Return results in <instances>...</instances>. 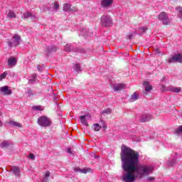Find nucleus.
<instances>
[{
	"label": "nucleus",
	"instance_id": "1",
	"mask_svg": "<svg viewBox=\"0 0 182 182\" xmlns=\"http://www.w3.org/2000/svg\"><path fill=\"white\" fill-rule=\"evenodd\" d=\"M120 156L123 173L121 176L122 181L134 182L137 180V176H149L153 171L151 166H139L140 154L124 144L121 147Z\"/></svg>",
	"mask_w": 182,
	"mask_h": 182
},
{
	"label": "nucleus",
	"instance_id": "2",
	"mask_svg": "<svg viewBox=\"0 0 182 182\" xmlns=\"http://www.w3.org/2000/svg\"><path fill=\"white\" fill-rule=\"evenodd\" d=\"M19 43H21V36L18 34H15L11 38L7 41V45L11 48L19 46Z\"/></svg>",
	"mask_w": 182,
	"mask_h": 182
},
{
	"label": "nucleus",
	"instance_id": "3",
	"mask_svg": "<svg viewBox=\"0 0 182 182\" xmlns=\"http://www.w3.org/2000/svg\"><path fill=\"white\" fill-rule=\"evenodd\" d=\"M100 22L102 26H105V28H108L109 26H112V25H113V19H112V16L109 15L102 16Z\"/></svg>",
	"mask_w": 182,
	"mask_h": 182
},
{
	"label": "nucleus",
	"instance_id": "4",
	"mask_svg": "<svg viewBox=\"0 0 182 182\" xmlns=\"http://www.w3.org/2000/svg\"><path fill=\"white\" fill-rule=\"evenodd\" d=\"M38 124L41 127H49L52 124V121L46 116L40 117L38 119Z\"/></svg>",
	"mask_w": 182,
	"mask_h": 182
},
{
	"label": "nucleus",
	"instance_id": "5",
	"mask_svg": "<svg viewBox=\"0 0 182 182\" xmlns=\"http://www.w3.org/2000/svg\"><path fill=\"white\" fill-rule=\"evenodd\" d=\"M65 52H75L77 53H83L85 50L73 46L72 44H67L64 48Z\"/></svg>",
	"mask_w": 182,
	"mask_h": 182
},
{
	"label": "nucleus",
	"instance_id": "6",
	"mask_svg": "<svg viewBox=\"0 0 182 182\" xmlns=\"http://www.w3.org/2000/svg\"><path fill=\"white\" fill-rule=\"evenodd\" d=\"M158 18L159 21L162 22L164 25H168L169 20H168V16L167 15V14L164 12H161L159 15Z\"/></svg>",
	"mask_w": 182,
	"mask_h": 182
},
{
	"label": "nucleus",
	"instance_id": "7",
	"mask_svg": "<svg viewBox=\"0 0 182 182\" xmlns=\"http://www.w3.org/2000/svg\"><path fill=\"white\" fill-rule=\"evenodd\" d=\"M0 92L1 93H3L4 96H9L10 95H12V90L9 89V87L6 85L0 87Z\"/></svg>",
	"mask_w": 182,
	"mask_h": 182
},
{
	"label": "nucleus",
	"instance_id": "8",
	"mask_svg": "<svg viewBox=\"0 0 182 182\" xmlns=\"http://www.w3.org/2000/svg\"><path fill=\"white\" fill-rule=\"evenodd\" d=\"M164 92H173V93H180L181 92V87H176L173 85L166 87Z\"/></svg>",
	"mask_w": 182,
	"mask_h": 182
},
{
	"label": "nucleus",
	"instance_id": "9",
	"mask_svg": "<svg viewBox=\"0 0 182 182\" xmlns=\"http://www.w3.org/2000/svg\"><path fill=\"white\" fill-rule=\"evenodd\" d=\"M151 120V115L149 114H144L139 117V122L141 123H146V122H150Z\"/></svg>",
	"mask_w": 182,
	"mask_h": 182
},
{
	"label": "nucleus",
	"instance_id": "10",
	"mask_svg": "<svg viewBox=\"0 0 182 182\" xmlns=\"http://www.w3.org/2000/svg\"><path fill=\"white\" fill-rule=\"evenodd\" d=\"M92 30H87L86 28L81 29L80 32L81 36H92Z\"/></svg>",
	"mask_w": 182,
	"mask_h": 182
},
{
	"label": "nucleus",
	"instance_id": "11",
	"mask_svg": "<svg viewBox=\"0 0 182 182\" xmlns=\"http://www.w3.org/2000/svg\"><path fill=\"white\" fill-rule=\"evenodd\" d=\"M113 4V0H102L101 6L102 8H109Z\"/></svg>",
	"mask_w": 182,
	"mask_h": 182
},
{
	"label": "nucleus",
	"instance_id": "12",
	"mask_svg": "<svg viewBox=\"0 0 182 182\" xmlns=\"http://www.w3.org/2000/svg\"><path fill=\"white\" fill-rule=\"evenodd\" d=\"M29 18H30L31 19H37L36 16L30 13V12L24 13V14H23V16H22V18H23V19H29Z\"/></svg>",
	"mask_w": 182,
	"mask_h": 182
},
{
	"label": "nucleus",
	"instance_id": "13",
	"mask_svg": "<svg viewBox=\"0 0 182 182\" xmlns=\"http://www.w3.org/2000/svg\"><path fill=\"white\" fill-rule=\"evenodd\" d=\"M114 86V92H119V90H123L126 87L124 84H115Z\"/></svg>",
	"mask_w": 182,
	"mask_h": 182
},
{
	"label": "nucleus",
	"instance_id": "14",
	"mask_svg": "<svg viewBox=\"0 0 182 182\" xmlns=\"http://www.w3.org/2000/svg\"><path fill=\"white\" fill-rule=\"evenodd\" d=\"M72 5H70V4L68 3H65L63 6V11L65 12H73V11H76V10H73V9H71Z\"/></svg>",
	"mask_w": 182,
	"mask_h": 182
},
{
	"label": "nucleus",
	"instance_id": "15",
	"mask_svg": "<svg viewBox=\"0 0 182 182\" xmlns=\"http://www.w3.org/2000/svg\"><path fill=\"white\" fill-rule=\"evenodd\" d=\"M74 171L75 173H81L82 174H87V173H89V171H90V169H89V168L86 169V168H75Z\"/></svg>",
	"mask_w": 182,
	"mask_h": 182
},
{
	"label": "nucleus",
	"instance_id": "16",
	"mask_svg": "<svg viewBox=\"0 0 182 182\" xmlns=\"http://www.w3.org/2000/svg\"><path fill=\"white\" fill-rule=\"evenodd\" d=\"M177 158L176 156L173 157V159H169L167 161V164L168 166H169V167H174V166H176V163H177Z\"/></svg>",
	"mask_w": 182,
	"mask_h": 182
},
{
	"label": "nucleus",
	"instance_id": "17",
	"mask_svg": "<svg viewBox=\"0 0 182 182\" xmlns=\"http://www.w3.org/2000/svg\"><path fill=\"white\" fill-rule=\"evenodd\" d=\"M8 65L9 66H10L11 68L16 66V58H10L8 60Z\"/></svg>",
	"mask_w": 182,
	"mask_h": 182
},
{
	"label": "nucleus",
	"instance_id": "18",
	"mask_svg": "<svg viewBox=\"0 0 182 182\" xmlns=\"http://www.w3.org/2000/svg\"><path fill=\"white\" fill-rule=\"evenodd\" d=\"M144 88H145V92L146 93L150 92V90H151L153 89V87H151V85H149V81H144Z\"/></svg>",
	"mask_w": 182,
	"mask_h": 182
},
{
	"label": "nucleus",
	"instance_id": "19",
	"mask_svg": "<svg viewBox=\"0 0 182 182\" xmlns=\"http://www.w3.org/2000/svg\"><path fill=\"white\" fill-rule=\"evenodd\" d=\"M46 50L48 53H52V52H56L58 48L55 46H51L46 47Z\"/></svg>",
	"mask_w": 182,
	"mask_h": 182
},
{
	"label": "nucleus",
	"instance_id": "20",
	"mask_svg": "<svg viewBox=\"0 0 182 182\" xmlns=\"http://www.w3.org/2000/svg\"><path fill=\"white\" fill-rule=\"evenodd\" d=\"M11 171L13 172V174H14V176H16V177L20 176L21 171L18 167L16 166L12 167Z\"/></svg>",
	"mask_w": 182,
	"mask_h": 182
},
{
	"label": "nucleus",
	"instance_id": "21",
	"mask_svg": "<svg viewBox=\"0 0 182 182\" xmlns=\"http://www.w3.org/2000/svg\"><path fill=\"white\" fill-rule=\"evenodd\" d=\"M86 117H87V115H82L80 117V119L81 120L82 124L84 126H89L87 124V120H86Z\"/></svg>",
	"mask_w": 182,
	"mask_h": 182
},
{
	"label": "nucleus",
	"instance_id": "22",
	"mask_svg": "<svg viewBox=\"0 0 182 182\" xmlns=\"http://www.w3.org/2000/svg\"><path fill=\"white\" fill-rule=\"evenodd\" d=\"M11 146V143L8 141H4L0 144V147L1 149H8Z\"/></svg>",
	"mask_w": 182,
	"mask_h": 182
},
{
	"label": "nucleus",
	"instance_id": "23",
	"mask_svg": "<svg viewBox=\"0 0 182 182\" xmlns=\"http://www.w3.org/2000/svg\"><path fill=\"white\" fill-rule=\"evenodd\" d=\"M73 70H75V72H77V73H79L80 72H82V68H80V64H74L73 66Z\"/></svg>",
	"mask_w": 182,
	"mask_h": 182
},
{
	"label": "nucleus",
	"instance_id": "24",
	"mask_svg": "<svg viewBox=\"0 0 182 182\" xmlns=\"http://www.w3.org/2000/svg\"><path fill=\"white\" fill-rule=\"evenodd\" d=\"M136 100H139V95H137V92H135L132 95L129 99V102H136Z\"/></svg>",
	"mask_w": 182,
	"mask_h": 182
},
{
	"label": "nucleus",
	"instance_id": "25",
	"mask_svg": "<svg viewBox=\"0 0 182 182\" xmlns=\"http://www.w3.org/2000/svg\"><path fill=\"white\" fill-rule=\"evenodd\" d=\"M175 60L176 63H182V55L181 53L175 54Z\"/></svg>",
	"mask_w": 182,
	"mask_h": 182
},
{
	"label": "nucleus",
	"instance_id": "26",
	"mask_svg": "<svg viewBox=\"0 0 182 182\" xmlns=\"http://www.w3.org/2000/svg\"><path fill=\"white\" fill-rule=\"evenodd\" d=\"M8 18H10L11 19L16 18V14L12 10H9V13L7 14Z\"/></svg>",
	"mask_w": 182,
	"mask_h": 182
},
{
	"label": "nucleus",
	"instance_id": "27",
	"mask_svg": "<svg viewBox=\"0 0 182 182\" xmlns=\"http://www.w3.org/2000/svg\"><path fill=\"white\" fill-rule=\"evenodd\" d=\"M9 124H11V126H14V127H22V124L15 121H10Z\"/></svg>",
	"mask_w": 182,
	"mask_h": 182
},
{
	"label": "nucleus",
	"instance_id": "28",
	"mask_svg": "<svg viewBox=\"0 0 182 182\" xmlns=\"http://www.w3.org/2000/svg\"><path fill=\"white\" fill-rule=\"evenodd\" d=\"M168 63H177L176 61V55H171V58L168 60Z\"/></svg>",
	"mask_w": 182,
	"mask_h": 182
},
{
	"label": "nucleus",
	"instance_id": "29",
	"mask_svg": "<svg viewBox=\"0 0 182 182\" xmlns=\"http://www.w3.org/2000/svg\"><path fill=\"white\" fill-rule=\"evenodd\" d=\"M147 28L146 27H142V28H139V35H140L141 36V35H143V33H144L146 31Z\"/></svg>",
	"mask_w": 182,
	"mask_h": 182
},
{
	"label": "nucleus",
	"instance_id": "30",
	"mask_svg": "<svg viewBox=\"0 0 182 182\" xmlns=\"http://www.w3.org/2000/svg\"><path fill=\"white\" fill-rule=\"evenodd\" d=\"M112 113V109L110 108H107L106 109L102 110V114H110Z\"/></svg>",
	"mask_w": 182,
	"mask_h": 182
},
{
	"label": "nucleus",
	"instance_id": "31",
	"mask_svg": "<svg viewBox=\"0 0 182 182\" xmlns=\"http://www.w3.org/2000/svg\"><path fill=\"white\" fill-rule=\"evenodd\" d=\"M134 35H136V32L129 33L127 36V39H128L129 41H132V39H133V36H134Z\"/></svg>",
	"mask_w": 182,
	"mask_h": 182
},
{
	"label": "nucleus",
	"instance_id": "32",
	"mask_svg": "<svg viewBox=\"0 0 182 182\" xmlns=\"http://www.w3.org/2000/svg\"><path fill=\"white\" fill-rule=\"evenodd\" d=\"M93 129L95 132H99V130H100V129H102V127H100V125H99V124H95L93 125Z\"/></svg>",
	"mask_w": 182,
	"mask_h": 182
},
{
	"label": "nucleus",
	"instance_id": "33",
	"mask_svg": "<svg viewBox=\"0 0 182 182\" xmlns=\"http://www.w3.org/2000/svg\"><path fill=\"white\" fill-rule=\"evenodd\" d=\"M100 123H101V127H102V129H105V130H106L107 129V125H106V123L105 122V121H103L102 119H100Z\"/></svg>",
	"mask_w": 182,
	"mask_h": 182
},
{
	"label": "nucleus",
	"instance_id": "34",
	"mask_svg": "<svg viewBox=\"0 0 182 182\" xmlns=\"http://www.w3.org/2000/svg\"><path fill=\"white\" fill-rule=\"evenodd\" d=\"M26 93L28 97L33 96V92L31 89H28Z\"/></svg>",
	"mask_w": 182,
	"mask_h": 182
},
{
	"label": "nucleus",
	"instance_id": "35",
	"mask_svg": "<svg viewBox=\"0 0 182 182\" xmlns=\"http://www.w3.org/2000/svg\"><path fill=\"white\" fill-rule=\"evenodd\" d=\"M8 73L6 72H4L0 75V80H2V79H5L7 76Z\"/></svg>",
	"mask_w": 182,
	"mask_h": 182
},
{
	"label": "nucleus",
	"instance_id": "36",
	"mask_svg": "<svg viewBox=\"0 0 182 182\" xmlns=\"http://www.w3.org/2000/svg\"><path fill=\"white\" fill-rule=\"evenodd\" d=\"M176 11H178L181 18H182V7H177Z\"/></svg>",
	"mask_w": 182,
	"mask_h": 182
},
{
	"label": "nucleus",
	"instance_id": "37",
	"mask_svg": "<svg viewBox=\"0 0 182 182\" xmlns=\"http://www.w3.org/2000/svg\"><path fill=\"white\" fill-rule=\"evenodd\" d=\"M92 157H94L96 160H98V159H100V157L97 155H96V154L95 152H92L91 154Z\"/></svg>",
	"mask_w": 182,
	"mask_h": 182
},
{
	"label": "nucleus",
	"instance_id": "38",
	"mask_svg": "<svg viewBox=\"0 0 182 182\" xmlns=\"http://www.w3.org/2000/svg\"><path fill=\"white\" fill-rule=\"evenodd\" d=\"M54 9L58 11L59 9V4L58 3H54Z\"/></svg>",
	"mask_w": 182,
	"mask_h": 182
},
{
	"label": "nucleus",
	"instance_id": "39",
	"mask_svg": "<svg viewBox=\"0 0 182 182\" xmlns=\"http://www.w3.org/2000/svg\"><path fill=\"white\" fill-rule=\"evenodd\" d=\"M36 82V80L33 79V78H31L28 80V83L29 84H33Z\"/></svg>",
	"mask_w": 182,
	"mask_h": 182
},
{
	"label": "nucleus",
	"instance_id": "40",
	"mask_svg": "<svg viewBox=\"0 0 182 182\" xmlns=\"http://www.w3.org/2000/svg\"><path fill=\"white\" fill-rule=\"evenodd\" d=\"M28 157L31 160H35V155H33V154H30Z\"/></svg>",
	"mask_w": 182,
	"mask_h": 182
},
{
	"label": "nucleus",
	"instance_id": "41",
	"mask_svg": "<svg viewBox=\"0 0 182 182\" xmlns=\"http://www.w3.org/2000/svg\"><path fill=\"white\" fill-rule=\"evenodd\" d=\"M67 153H68V154H72V149L68 148L67 149Z\"/></svg>",
	"mask_w": 182,
	"mask_h": 182
},
{
	"label": "nucleus",
	"instance_id": "42",
	"mask_svg": "<svg viewBox=\"0 0 182 182\" xmlns=\"http://www.w3.org/2000/svg\"><path fill=\"white\" fill-rule=\"evenodd\" d=\"M37 69H38V72H42V67H41V65H38Z\"/></svg>",
	"mask_w": 182,
	"mask_h": 182
},
{
	"label": "nucleus",
	"instance_id": "43",
	"mask_svg": "<svg viewBox=\"0 0 182 182\" xmlns=\"http://www.w3.org/2000/svg\"><path fill=\"white\" fill-rule=\"evenodd\" d=\"M36 77H38V76L36 75V74H33L32 75V79H34V80H36Z\"/></svg>",
	"mask_w": 182,
	"mask_h": 182
},
{
	"label": "nucleus",
	"instance_id": "44",
	"mask_svg": "<svg viewBox=\"0 0 182 182\" xmlns=\"http://www.w3.org/2000/svg\"><path fill=\"white\" fill-rule=\"evenodd\" d=\"M45 176H46V177H49V176H50V172H49V171L46 172Z\"/></svg>",
	"mask_w": 182,
	"mask_h": 182
},
{
	"label": "nucleus",
	"instance_id": "45",
	"mask_svg": "<svg viewBox=\"0 0 182 182\" xmlns=\"http://www.w3.org/2000/svg\"><path fill=\"white\" fill-rule=\"evenodd\" d=\"M155 53H157L158 55L160 53V50L159 48H156L155 50Z\"/></svg>",
	"mask_w": 182,
	"mask_h": 182
},
{
	"label": "nucleus",
	"instance_id": "46",
	"mask_svg": "<svg viewBox=\"0 0 182 182\" xmlns=\"http://www.w3.org/2000/svg\"><path fill=\"white\" fill-rule=\"evenodd\" d=\"M154 178H155L154 177H149L148 180H149V181H153Z\"/></svg>",
	"mask_w": 182,
	"mask_h": 182
},
{
	"label": "nucleus",
	"instance_id": "47",
	"mask_svg": "<svg viewBox=\"0 0 182 182\" xmlns=\"http://www.w3.org/2000/svg\"><path fill=\"white\" fill-rule=\"evenodd\" d=\"M164 80H166V76H164V77L161 79V82H164Z\"/></svg>",
	"mask_w": 182,
	"mask_h": 182
},
{
	"label": "nucleus",
	"instance_id": "48",
	"mask_svg": "<svg viewBox=\"0 0 182 182\" xmlns=\"http://www.w3.org/2000/svg\"><path fill=\"white\" fill-rule=\"evenodd\" d=\"M40 109H41L40 107H38V106L34 107V109H35V110H40Z\"/></svg>",
	"mask_w": 182,
	"mask_h": 182
},
{
	"label": "nucleus",
	"instance_id": "49",
	"mask_svg": "<svg viewBox=\"0 0 182 182\" xmlns=\"http://www.w3.org/2000/svg\"><path fill=\"white\" fill-rule=\"evenodd\" d=\"M53 99L54 102H55V100H58V98L55 95H53Z\"/></svg>",
	"mask_w": 182,
	"mask_h": 182
},
{
	"label": "nucleus",
	"instance_id": "50",
	"mask_svg": "<svg viewBox=\"0 0 182 182\" xmlns=\"http://www.w3.org/2000/svg\"><path fill=\"white\" fill-rule=\"evenodd\" d=\"M4 126V123H2V121H0V127H2Z\"/></svg>",
	"mask_w": 182,
	"mask_h": 182
},
{
	"label": "nucleus",
	"instance_id": "51",
	"mask_svg": "<svg viewBox=\"0 0 182 182\" xmlns=\"http://www.w3.org/2000/svg\"><path fill=\"white\" fill-rule=\"evenodd\" d=\"M162 87H164H164H166V86H164V85H162Z\"/></svg>",
	"mask_w": 182,
	"mask_h": 182
},
{
	"label": "nucleus",
	"instance_id": "52",
	"mask_svg": "<svg viewBox=\"0 0 182 182\" xmlns=\"http://www.w3.org/2000/svg\"><path fill=\"white\" fill-rule=\"evenodd\" d=\"M55 105H59V103H58V102H55Z\"/></svg>",
	"mask_w": 182,
	"mask_h": 182
},
{
	"label": "nucleus",
	"instance_id": "53",
	"mask_svg": "<svg viewBox=\"0 0 182 182\" xmlns=\"http://www.w3.org/2000/svg\"><path fill=\"white\" fill-rule=\"evenodd\" d=\"M0 116H1V112H0Z\"/></svg>",
	"mask_w": 182,
	"mask_h": 182
}]
</instances>
